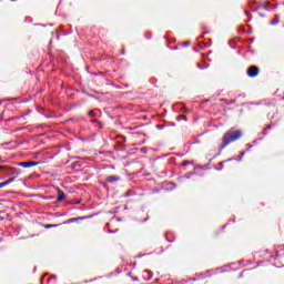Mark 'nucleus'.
<instances>
[{
    "label": "nucleus",
    "instance_id": "nucleus-1",
    "mask_svg": "<svg viewBox=\"0 0 284 284\" xmlns=\"http://www.w3.org/2000/svg\"><path fill=\"white\" fill-rule=\"evenodd\" d=\"M243 136V132L235 131L234 129L229 130L226 133H224L222 138V145L220 146V152L216 153L213 159H216V156H221V152L225 150L230 145V143H234V141H239Z\"/></svg>",
    "mask_w": 284,
    "mask_h": 284
},
{
    "label": "nucleus",
    "instance_id": "nucleus-2",
    "mask_svg": "<svg viewBox=\"0 0 284 284\" xmlns=\"http://www.w3.org/2000/svg\"><path fill=\"white\" fill-rule=\"evenodd\" d=\"M247 77L254 79V77H258V67L252 65L246 71Z\"/></svg>",
    "mask_w": 284,
    "mask_h": 284
},
{
    "label": "nucleus",
    "instance_id": "nucleus-3",
    "mask_svg": "<svg viewBox=\"0 0 284 284\" xmlns=\"http://www.w3.org/2000/svg\"><path fill=\"white\" fill-rule=\"evenodd\" d=\"M40 162L29 161V162H19V168H34V165H39Z\"/></svg>",
    "mask_w": 284,
    "mask_h": 284
},
{
    "label": "nucleus",
    "instance_id": "nucleus-4",
    "mask_svg": "<svg viewBox=\"0 0 284 284\" xmlns=\"http://www.w3.org/2000/svg\"><path fill=\"white\" fill-rule=\"evenodd\" d=\"M108 183H116V181H121V178L118 175H111L106 178Z\"/></svg>",
    "mask_w": 284,
    "mask_h": 284
},
{
    "label": "nucleus",
    "instance_id": "nucleus-5",
    "mask_svg": "<svg viewBox=\"0 0 284 284\" xmlns=\"http://www.w3.org/2000/svg\"><path fill=\"white\" fill-rule=\"evenodd\" d=\"M57 201L61 202V201H65V193L61 190L58 191V197Z\"/></svg>",
    "mask_w": 284,
    "mask_h": 284
},
{
    "label": "nucleus",
    "instance_id": "nucleus-6",
    "mask_svg": "<svg viewBox=\"0 0 284 284\" xmlns=\"http://www.w3.org/2000/svg\"><path fill=\"white\" fill-rule=\"evenodd\" d=\"M153 274L150 271H144V281H151Z\"/></svg>",
    "mask_w": 284,
    "mask_h": 284
},
{
    "label": "nucleus",
    "instance_id": "nucleus-7",
    "mask_svg": "<svg viewBox=\"0 0 284 284\" xmlns=\"http://www.w3.org/2000/svg\"><path fill=\"white\" fill-rule=\"evenodd\" d=\"M83 219H85V217H71V219L67 220V223H74V221H83Z\"/></svg>",
    "mask_w": 284,
    "mask_h": 284
},
{
    "label": "nucleus",
    "instance_id": "nucleus-8",
    "mask_svg": "<svg viewBox=\"0 0 284 284\" xmlns=\"http://www.w3.org/2000/svg\"><path fill=\"white\" fill-rule=\"evenodd\" d=\"M280 21L278 14L275 16V18L270 22L271 26H277Z\"/></svg>",
    "mask_w": 284,
    "mask_h": 284
},
{
    "label": "nucleus",
    "instance_id": "nucleus-9",
    "mask_svg": "<svg viewBox=\"0 0 284 284\" xmlns=\"http://www.w3.org/2000/svg\"><path fill=\"white\" fill-rule=\"evenodd\" d=\"M7 170H9L10 174H17L19 175V170L14 169V168H8L7 166Z\"/></svg>",
    "mask_w": 284,
    "mask_h": 284
},
{
    "label": "nucleus",
    "instance_id": "nucleus-10",
    "mask_svg": "<svg viewBox=\"0 0 284 284\" xmlns=\"http://www.w3.org/2000/svg\"><path fill=\"white\" fill-rule=\"evenodd\" d=\"M230 161H234V158H231V159H229V160H226V161H224V162H221L219 170H223V168H224L223 163H227V162H230Z\"/></svg>",
    "mask_w": 284,
    "mask_h": 284
},
{
    "label": "nucleus",
    "instance_id": "nucleus-11",
    "mask_svg": "<svg viewBox=\"0 0 284 284\" xmlns=\"http://www.w3.org/2000/svg\"><path fill=\"white\" fill-rule=\"evenodd\" d=\"M187 116L185 115H178L176 121H186Z\"/></svg>",
    "mask_w": 284,
    "mask_h": 284
},
{
    "label": "nucleus",
    "instance_id": "nucleus-12",
    "mask_svg": "<svg viewBox=\"0 0 284 284\" xmlns=\"http://www.w3.org/2000/svg\"><path fill=\"white\" fill-rule=\"evenodd\" d=\"M243 156H245V151H242L240 153V156H239L237 161H243Z\"/></svg>",
    "mask_w": 284,
    "mask_h": 284
},
{
    "label": "nucleus",
    "instance_id": "nucleus-13",
    "mask_svg": "<svg viewBox=\"0 0 284 284\" xmlns=\"http://www.w3.org/2000/svg\"><path fill=\"white\" fill-rule=\"evenodd\" d=\"M16 179H17L16 176L10 178V179L7 180V182H8L9 184H10V183H14Z\"/></svg>",
    "mask_w": 284,
    "mask_h": 284
},
{
    "label": "nucleus",
    "instance_id": "nucleus-14",
    "mask_svg": "<svg viewBox=\"0 0 284 284\" xmlns=\"http://www.w3.org/2000/svg\"><path fill=\"white\" fill-rule=\"evenodd\" d=\"M88 114H89V116H97V113H95L94 111H92V110H91V111H89V113H88Z\"/></svg>",
    "mask_w": 284,
    "mask_h": 284
},
{
    "label": "nucleus",
    "instance_id": "nucleus-15",
    "mask_svg": "<svg viewBox=\"0 0 284 284\" xmlns=\"http://www.w3.org/2000/svg\"><path fill=\"white\" fill-rule=\"evenodd\" d=\"M45 227L47 230H50V227H57V224H48Z\"/></svg>",
    "mask_w": 284,
    "mask_h": 284
},
{
    "label": "nucleus",
    "instance_id": "nucleus-16",
    "mask_svg": "<svg viewBox=\"0 0 284 284\" xmlns=\"http://www.w3.org/2000/svg\"><path fill=\"white\" fill-rule=\"evenodd\" d=\"M128 196H132V191H128V192L124 194V197H128Z\"/></svg>",
    "mask_w": 284,
    "mask_h": 284
},
{
    "label": "nucleus",
    "instance_id": "nucleus-17",
    "mask_svg": "<svg viewBox=\"0 0 284 284\" xmlns=\"http://www.w3.org/2000/svg\"><path fill=\"white\" fill-rule=\"evenodd\" d=\"M191 43H192V42L186 41V42L183 43V45H184V48H187V47H190Z\"/></svg>",
    "mask_w": 284,
    "mask_h": 284
},
{
    "label": "nucleus",
    "instance_id": "nucleus-18",
    "mask_svg": "<svg viewBox=\"0 0 284 284\" xmlns=\"http://www.w3.org/2000/svg\"><path fill=\"white\" fill-rule=\"evenodd\" d=\"M158 130H163V128H165L163 124H158L156 125Z\"/></svg>",
    "mask_w": 284,
    "mask_h": 284
},
{
    "label": "nucleus",
    "instance_id": "nucleus-19",
    "mask_svg": "<svg viewBox=\"0 0 284 284\" xmlns=\"http://www.w3.org/2000/svg\"><path fill=\"white\" fill-rule=\"evenodd\" d=\"M99 122V120H97V119H91L90 120V123H98Z\"/></svg>",
    "mask_w": 284,
    "mask_h": 284
},
{
    "label": "nucleus",
    "instance_id": "nucleus-20",
    "mask_svg": "<svg viewBox=\"0 0 284 284\" xmlns=\"http://www.w3.org/2000/svg\"><path fill=\"white\" fill-rule=\"evenodd\" d=\"M2 184L4 185V187H6V185H10V183L8 182V180H6L4 182H2Z\"/></svg>",
    "mask_w": 284,
    "mask_h": 284
},
{
    "label": "nucleus",
    "instance_id": "nucleus-21",
    "mask_svg": "<svg viewBox=\"0 0 284 284\" xmlns=\"http://www.w3.org/2000/svg\"><path fill=\"white\" fill-rule=\"evenodd\" d=\"M0 170H8V166L0 165Z\"/></svg>",
    "mask_w": 284,
    "mask_h": 284
},
{
    "label": "nucleus",
    "instance_id": "nucleus-22",
    "mask_svg": "<svg viewBox=\"0 0 284 284\" xmlns=\"http://www.w3.org/2000/svg\"><path fill=\"white\" fill-rule=\"evenodd\" d=\"M251 148H252V144H248V148L246 149V152H250Z\"/></svg>",
    "mask_w": 284,
    "mask_h": 284
},
{
    "label": "nucleus",
    "instance_id": "nucleus-23",
    "mask_svg": "<svg viewBox=\"0 0 284 284\" xmlns=\"http://www.w3.org/2000/svg\"><path fill=\"white\" fill-rule=\"evenodd\" d=\"M79 203H81V200L75 201L74 205H79Z\"/></svg>",
    "mask_w": 284,
    "mask_h": 284
},
{
    "label": "nucleus",
    "instance_id": "nucleus-24",
    "mask_svg": "<svg viewBox=\"0 0 284 284\" xmlns=\"http://www.w3.org/2000/svg\"><path fill=\"white\" fill-rule=\"evenodd\" d=\"M199 68H200V70H205V68H207V67H200V64H199Z\"/></svg>",
    "mask_w": 284,
    "mask_h": 284
},
{
    "label": "nucleus",
    "instance_id": "nucleus-25",
    "mask_svg": "<svg viewBox=\"0 0 284 284\" xmlns=\"http://www.w3.org/2000/svg\"><path fill=\"white\" fill-rule=\"evenodd\" d=\"M121 54H125V49H122Z\"/></svg>",
    "mask_w": 284,
    "mask_h": 284
},
{
    "label": "nucleus",
    "instance_id": "nucleus-26",
    "mask_svg": "<svg viewBox=\"0 0 284 284\" xmlns=\"http://www.w3.org/2000/svg\"><path fill=\"white\" fill-rule=\"evenodd\" d=\"M1 187H6V186H4V184H3V182H2V183H0V189H1Z\"/></svg>",
    "mask_w": 284,
    "mask_h": 284
},
{
    "label": "nucleus",
    "instance_id": "nucleus-27",
    "mask_svg": "<svg viewBox=\"0 0 284 284\" xmlns=\"http://www.w3.org/2000/svg\"><path fill=\"white\" fill-rule=\"evenodd\" d=\"M205 34H207V31L203 32V33H202V37H205Z\"/></svg>",
    "mask_w": 284,
    "mask_h": 284
},
{
    "label": "nucleus",
    "instance_id": "nucleus-28",
    "mask_svg": "<svg viewBox=\"0 0 284 284\" xmlns=\"http://www.w3.org/2000/svg\"><path fill=\"white\" fill-rule=\"evenodd\" d=\"M93 281H97V277H95V278H93V280H90V281H89V283H92Z\"/></svg>",
    "mask_w": 284,
    "mask_h": 284
},
{
    "label": "nucleus",
    "instance_id": "nucleus-29",
    "mask_svg": "<svg viewBox=\"0 0 284 284\" xmlns=\"http://www.w3.org/2000/svg\"><path fill=\"white\" fill-rule=\"evenodd\" d=\"M14 119H18V118H17V116H13V118H11L10 120H11V121H14Z\"/></svg>",
    "mask_w": 284,
    "mask_h": 284
},
{
    "label": "nucleus",
    "instance_id": "nucleus-30",
    "mask_svg": "<svg viewBox=\"0 0 284 284\" xmlns=\"http://www.w3.org/2000/svg\"><path fill=\"white\" fill-rule=\"evenodd\" d=\"M266 128L270 130V129H272V125H271V124H268Z\"/></svg>",
    "mask_w": 284,
    "mask_h": 284
},
{
    "label": "nucleus",
    "instance_id": "nucleus-31",
    "mask_svg": "<svg viewBox=\"0 0 284 284\" xmlns=\"http://www.w3.org/2000/svg\"><path fill=\"white\" fill-rule=\"evenodd\" d=\"M133 281H139V277H133Z\"/></svg>",
    "mask_w": 284,
    "mask_h": 284
},
{
    "label": "nucleus",
    "instance_id": "nucleus-32",
    "mask_svg": "<svg viewBox=\"0 0 284 284\" xmlns=\"http://www.w3.org/2000/svg\"><path fill=\"white\" fill-rule=\"evenodd\" d=\"M187 163H190V162H183V165H187Z\"/></svg>",
    "mask_w": 284,
    "mask_h": 284
},
{
    "label": "nucleus",
    "instance_id": "nucleus-33",
    "mask_svg": "<svg viewBox=\"0 0 284 284\" xmlns=\"http://www.w3.org/2000/svg\"><path fill=\"white\" fill-rule=\"evenodd\" d=\"M263 9H264V10H267V7L264 6Z\"/></svg>",
    "mask_w": 284,
    "mask_h": 284
},
{
    "label": "nucleus",
    "instance_id": "nucleus-34",
    "mask_svg": "<svg viewBox=\"0 0 284 284\" xmlns=\"http://www.w3.org/2000/svg\"><path fill=\"white\" fill-rule=\"evenodd\" d=\"M261 17H265L263 13L262 14H260Z\"/></svg>",
    "mask_w": 284,
    "mask_h": 284
},
{
    "label": "nucleus",
    "instance_id": "nucleus-35",
    "mask_svg": "<svg viewBox=\"0 0 284 284\" xmlns=\"http://www.w3.org/2000/svg\"><path fill=\"white\" fill-rule=\"evenodd\" d=\"M138 258H141V255H139Z\"/></svg>",
    "mask_w": 284,
    "mask_h": 284
},
{
    "label": "nucleus",
    "instance_id": "nucleus-36",
    "mask_svg": "<svg viewBox=\"0 0 284 284\" xmlns=\"http://www.w3.org/2000/svg\"><path fill=\"white\" fill-rule=\"evenodd\" d=\"M150 37H152V36H149L148 39H150Z\"/></svg>",
    "mask_w": 284,
    "mask_h": 284
},
{
    "label": "nucleus",
    "instance_id": "nucleus-37",
    "mask_svg": "<svg viewBox=\"0 0 284 284\" xmlns=\"http://www.w3.org/2000/svg\"><path fill=\"white\" fill-rule=\"evenodd\" d=\"M150 37H152V36H149L148 39H150Z\"/></svg>",
    "mask_w": 284,
    "mask_h": 284
},
{
    "label": "nucleus",
    "instance_id": "nucleus-38",
    "mask_svg": "<svg viewBox=\"0 0 284 284\" xmlns=\"http://www.w3.org/2000/svg\"><path fill=\"white\" fill-rule=\"evenodd\" d=\"M57 39H59V36H57Z\"/></svg>",
    "mask_w": 284,
    "mask_h": 284
},
{
    "label": "nucleus",
    "instance_id": "nucleus-39",
    "mask_svg": "<svg viewBox=\"0 0 284 284\" xmlns=\"http://www.w3.org/2000/svg\"><path fill=\"white\" fill-rule=\"evenodd\" d=\"M11 1H17V0H11Z\"/></svg>",
    "mask_w": 284,
    "mask_h": 284
},
{
    "label": "nucleus",
    "instance_id": "nucleus-40",
    "mask_svg": "<svg viewBox=\"0 0 284 284\" xmlns=\"http://www.w3.org/2000/svg\"><path fill=\"white\" fill-rule=\"evenodd\" d=\"M0 161H1V156H0Z\"/></svg>",
    "mask_w": 284,
    "mask_h": 284
}]
</instances>
